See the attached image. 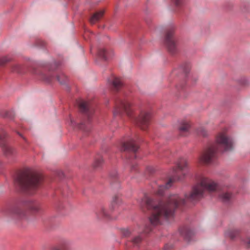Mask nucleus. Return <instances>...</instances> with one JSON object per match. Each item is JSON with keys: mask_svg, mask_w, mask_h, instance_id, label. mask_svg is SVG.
<instances>
[{"mask_svg": "<svg viewBox=\"0 0 250 250\" xmlns=\"http://www.w3.org/2000/svg\"><path fill=\"white\" fill-rule=\"evenodd\" d=\"M195 178L197 184L188 194L185 195V198L174 194L167 199H162L157 203L147 196L142 200L141 206H145L148 209L151 210L149 220L152 226L159 225L163 219L172 217L175 210L184 205L186 199L191 201L198 200L204 196L206 190L213 191L217 188L216 184L202 174H196Z\"/></svg>", "mask_w": 250, "mask_h": 250, "instance_id": "obj_1", "label": "nucleus"}, {"mask_svg": "<svg viewBox=\"0 0 250 250\" xmlns=\"http://www.w3.org/2000/svg\"><path fill=\"white\" fill-rule=\"evenodd\" d=\"M233 142L226 133H220L216 138L215 143L208 146L203 151L198 158V162L202 165L213 164L217 157L218 151L230 150L232 149Z\"/></svg>", "mask_w": 250, "mask_h": 250, "instance_id": "obj_2", "label": "nucleus"}, {"mask_svg": "<svg viewBox=\"0 0 250 250\" xmlns=\"http://www.w3.org/2000/svg\"><path fill=\"white\" fill-rule=\"evenodd\" d=\"M42 180L41 174L32 169L27 168L18 177L16 182L22 191L32 195L39 189Z\"/></svg>", "mask_w": 250, "mask_h": 250, "instance_id": "obj_3", "label": "nucleus"}, {"mask_svg": "<svg viewBox=\"0 0 250 250\" xmlns=\"http://www.w3.org/2000/svg\"><path fill=\"white\" fill-rule=\"evenodd\" d=\"M132 111L131 104L128 101L120 100L116 104L113 114L114 116H117L125 113L142 130H146L150 123V113L148 111H142L139 116L135 117Z\"/></svg>", "mask_w": 250, "mask_h": 250, "instance_id": "obj_4", "label": "nucleus"}, {"mask_svg": "<svg viewBox=\"0 0 250 250\" xmlns=\"http://www.w3.org/2000/svg\"><path fill=\"white\" fill-rule=\"evenodd\" d=\"M188 166L187 161L184 158H180L177 162V167L173 169V177L170 178L165 185H159L157 186V194L162 195L164 190L170 187L174 181L181 180L185 175L183 171L186 169Z\"/></svg>", "mask_w": 250, "mask_h": 250, "instance_id": "obj_5", "label": "nucleus"}, {"mask_svg": "<svg viewBox=\"0 0 250 250\" xmlns=\"http://www.w3.org/2000/svg\"><path fill=\"white\" fill-rule=\"evenodd\" d=\"M7 139L6 133L0 126V146L2 147L5 155L7 157L14 156L17 154V151L16 148L8 144Z\"/></svg>", "mask_w": 250, "mask_h": 250, "instance_id": "obj_6", "label": "nucleus"}, {"mask_svg": "<svg viewBox=\"0 0 250 250\" xmlns=\"http://www.w3.org/2000/svg\"><path fill=\"white\" fill-rule=\"evenodd\" d=\"M174 28L173 27L168 28L166 32L165 38V44L168 51L174 54L177 51L176 41L174 36Z\"/></svg>", "mask_w": 250, "mask_h": 250, "instance_id": "obj_7", "label": "nucleus"}, {"mask_svg": "<svg viewBox=\"0 0 250 250\" xmlns=\"http://www.w3.org/2000/svg\"><path fill=\"white\" fill-rule=\"evenodd\" d=\"M139 137L135 135L134 137L129 138L126 142L121 143L120 149L122 151L136 152L139 149V146L136 143Z\"/></svg>", "mask_w": 250, "mask_h": 250, "instance_id": "obj_8", "label": "nucleus"}, {"mask_svg": "<svg viewBox=\"0 0 250 250\" xmlns=\"http://www.w3.org/2000/svg\"><path fill=\"white\" fill-rule=\"evenodd\" d=\"M6 213L19 219L25 218L26 214L25 210L18 206L10 207L6 210Z\"/></svg>", "mask_w": 250, "mask_h": 250, "instance_id": "obj_9", "label": "nucleus"}, {"mask_svg": "<svg viewBox=\"0 0 250 250\" xmlns=\"http://www.w3.org/2000/svg\"><path fill=\"white\" fill-rule=\"evenodd\" d=\"M95 214L97 220H102L109 218L110 211L104 205H100L96 208Z\"/></svg>", "mask_w": 250, "mask_h": 250, "instance_id": "obj_10", "label": "nucleus"}, {"mask_svg": "<svg viewBox=\"0 0 250 250\" xmlns=\"http://www.w3.org/2000/svg\"><path fill=\"white\" fill-rule=\"evenodd\" d=\"M78 104L81 112L85 114L89 118L90 116L92 115L94 112L93 107L89 103L83 100H80Z\"/></svg>", "mask_w": 250, "mask_h": 250, "instance_id": "obj_11", "label": "nucleus"}, {"mask_svg": "<svg viewBox=\"0 0 250 250\" xmlns=\"http://www.w3.org/2000/svg\"><path fill=\"white\" fill-rule=\"evenodd\" d=\"M26 206L29 210L34 213L40 212L42 210L41 204L35 201H29L27 203Z\"/></svg>", "mask_w": 250, "mask_h": 250, "instance_id": "obj_12", "label": "nucleus"}, {"mask_svg": "<svg viewBox=\"0 0 250 250\" xmlns=\"http://www.w3.org/2000/svg\"><path fill=\"white\" fill-rule=\"evenodd\" d=\"M219 196L222 202L227 203L231 199L232 194L230 192L223 190L219 193Z\"/></svg>", "mask_w": 250, "mask_h": 250, "instance_id": "obj_13", "label": "nucleus"}, {"mask_svg": "<svg viewBox=\"0 0 250 250\" xmlns=\"http://www.w3.org/2000/svg\"><path fill=\"white\" fill-rule=\"evenodd\" d=\"M69 125H71L73 128H77L80 129H82L84 131H86L88 129V127H85L83 124H77L75 121L71 117H70V122Z\"/></svg>", "mask_w": 250, "mask_h": 250, "instance_id": "obj_14", "label": "nucleus"}, {"mask_svg": "<svg viewBox=\"0 0 250 250\" xmlns=\"http://www.w3.org/2000/svg\"><path fill=\"white\" fill-rule=\"evenodd\" d=\"M104 11L102 10L96 12L90 18V23L91 24H94L96 22L98 21L103 17V16L104 15Z\"/></svg>", "mask_w": 250, "mask_h": 250, "instance_id": "obj_15", "label": "nucleus"}, {"mask_svg": "<svg viewBox=\"0 0 250 250\" xmlns=\"http://www.w3.org/2000/svg\"><path fill=\"white\" fill-rule=\"evenodd\" d=\"M190 126V125L188 122L185 121L182 122L179 128L180 133H181L182 135H184V133L188 131Z\"/></svg>", "mask_w": 250, "mask_h": 250, "instance_id": "obj_16", "label": "nucleus"}, {"mask_svg": "<svg viewBox=\"0 0 250 250\" xmlns=\"http://www.w3.org/2000/svg\"><path fill=\"white\" fill-rule=\"evenodd\" d=\"M122 202V200L119 196L115 195L113 197L111 206L110 207V210L112 211Z\"/></svg>", "mask_w": 250, "mask_h": 250, "instance_id": "obj_17", "label": "nucleus"}, {"mask_svg": "<svg viewBox=\"0 0 250 250\" xmlns=\"http://www.w3.org/2000/svg\"><path fill=\"white\" fill-rule=\"evenodd\" d=\"M239 233L238 229H229L225 232V235L231 239L234 238Z\"/></svg>", "mask_w": 250, "mask_h": 250, "instance_id": "obj_18", "label": "nucleus"}, {"mask_svg": "<svg viewBox=\"0 0 250 250\" xmlns=\"http://www.w3.org/2000/svg\"><path fill=\"white\" fill-rule=\"evenodd\" d=\"M104 163L102 157L100 155H98L94 161L93 167L94 168L100 167Z\"/></svg>", "mask_w": 250, "mask_h": 250, "instance_id": "obj_19", "label": "nucleus"}, {"mask_svg": "<svg viewBox=\"0 0 250 250\" xmlns=\"http://www.w3.org/2000/svg\"><path fill=\"white\" fill-rule=\"evenodd\" d=\"M98 56L103 60H107L108 58V53L104 48H100L98 50Z\"/></svg>", "mask_w": 250, "mask_h": 250, "instance_id": "obj_20", "label": "nucleus"}, {"mask_svg": "<svg viewBox=\"0 0 250 250\" xmlns=\"http://www.w3.org/2000/svg\"><path fill=\"white\" fill-rule=\"evenodd\" d=\"M122 82L118 78H115L112 82V85L115 90H118L122 86Z\"/></svg>", "mask_w": 250, "mask_h": 250, "instance_id": "obj_21", "label": "nucleus"}, {"mask_svg": "<svg viewBox=\"0 0 250 250\" xmlns=\"http://www.w3.org/2000/svg\"><path fill=\"white\" fill-rule=\"evenodd\" d=\"M40 75H41V78L43 80H44L48 83L51 82L53 79V76L50 74H46L43 72H41L40 73Z\"/></svg>", "mask_w": 250, "mask_h": 250, "instance_id": "obj_22", "label": "nucleus"}, {"mask_svg": "<svg viewBox=\"0 0 250 250\" xmlns=\"http://www.w3.org/2000/svg\"><path fill=\"white\" fill-rule=\"evenodd\" d=\"M57 79L60 83L64 84L66 82L67 78L64 74H61L57 76Z\"/></svg>", "mask_w": 250, "mask_h": 250, "instance_id": "obj_23", "label": "nucleus"}, {"mask_svg": "<svg viewBox=\"0 0 250 250\" xmlns=\"http://www.w3.org/2000/svg\"><path fill=\"white\" fill-rule=\"evenodd\" d=\"M142 237L141 236H137L132 240V242L134 246H137L142 241Z\"/></svg>", "mask_w": 250, "mask_h": 250, "instance_id": "obj_24", "label": "nucleus"}, {"mask_svg": "<svg viewBox=\"0 0 250 250\" xmlns=\"http://www.w3.org/2000/svg\"><path fill=\"white\" fill-rule=\"evenodd\" d=\"M12 71L17 73L21 72V66L19 64H15L12 68Z\"/></svg>", "mask_w": 250, "mask_h": 250, "instance_id": "obj_25", "label": "nucleus"}, {"mask_svg": "<svg viewBox=\"0 0 250 250\" xmlns=\"http://www.w3.org/2000/svg\"><path fill=\"white\" fill-rule=\"evenodd\" d=\"M197 133L199 135H202L203 136H205L207 134L206 130L202 127L198 129Z\"/></svg>", "mask_w": 250, "mask_h": 250, "instance_id": "obj_26", "label": "nucleus"}, {"mask_svg": "<svg viewBox=\"0 0 250 250\" xmlns=\"http://www.w3.org/2000/svg\"><path fill=\"white\" fill-rule=\"evenodd\" d=\"M190 65L189 63H186L183 67V70L185 73H187L189 71Z\"/></svg>", "mask_w": 250, "mask_h": 250, "instance_id": "obj_27", "label": "nucleus"}, {"mask_svg": "<svg viewBox=\"0 0 250 250\" xmlns=\"http://www.w3.org/2000/svg\"><path fill=\"white\" fill-rule=\"evenodd\" d=\"M243 241L246 246L250 248V237H247Z\"/></svg>", "mask_w": 250, "mask_h": 250, "instance_id": "obj_28", "label": "nucleus"}, {"mask_svg": "<svg viewBox=\"0 0 250 250\" xmlns=\"http://www.w3.org/2000/svg\"><path fill=\"white\" fill-rule=\"evenodd\" d=\"M177 6H181L184 4V0H173Z\"/></svg>", "mask_w": 250, "mask_h": 250, "instance_id": "obj_29", "label": "nucleus"}, {"mask_svg": "<svg viewBox=\"0 0 250 250\" xmlns=\"http://www.w3.org/2000/svg\"><path fill=\"white\" fill-rule=\"evenodd\" d=\"M8 61V59L6 57H3L0 59V64H4Z\"/></svg>", "mask_w": 250, "mask_h": 250, "instance_id": "obj_30", "label": "nucleus"}, {"mask_svg": "<svg viewBox=\"0 0 250 250\" xmlns=\"http://www.w3.org/2000/svg\"><path fill=\"white\" fill-rule=\"evenodd\" d=\"M152 230V228L149 226H147L145 228L144 231L145 233H148Z\"/></svg>", "mask_w": 250, "mask_h": 250, "instance_id": "obj_31", "label": "nucleus"}, {"mask_svg": "<svg viewBox=\"0 0 250 250\" xmlns=\"http://www.w3.org/2000/svg\"><path fill=\"white\" fill-rule=\"evenodd\" d=\"M123 234L125 236H129L130 234V231L129 229H125L123 232Z\"/></svg>", "mask_w": 250, "mask_h": 250, "instance_id": "obj_32", "label": "nucleus"}, {"mask_svg": "<svg viewBox=\"0 0 250 250\" xmlns=\"http://www.w3.org/2000/svg\"><path fill=\"white\" fill-rule=\"evenodd\" d=\"M117 176V173L116 171L114 172L113 173L110 174V177L113 178H116Z\"/></svg>", "mask_w": 250, "mask_h": 250, "instance_id": "obj_33", "label": "nucleus"}, {"mask_svg": "<svg viewBox=\"0 0 250 250\" xmlns=\"http://www.w3.org/2000/svg\"><path fill=\"white\" fill-rule=\"evenodd\" d=\"M147 170L149 172H150V173H152V172H153V171H154V169H153L152 167H147Z\"/></svg>", "mask_w": 250, "mask_h": 250, "instance_id": "obj_34", "label": "nucleus"}, {"mask_svg": "<svg viewBox=\"0 0 250 250\" xmlns=\"http://www.w3.org/2000/svg\"><path fill=\"white\" fill-rule=\"evenodd\" d=\"M136 165H132L131 167V170H133L134 169H135L136 168Z\"/></svg>", "mask_w": 250, "mask_h": 250, "instance_id": "obj_35", "label": "nucleus"}, {"mask_svg": "<svg viewBox=\"0 0 250 250\" xmlns=\"http://www.w3.org/2000/svg\"><path fill=\"white\" fill-rule=\"evenodd\" d=\"M170 247V246L169 245H166L165 246V248H164V250H167L168 247Z\"/></svg>", "mask_w": 250, "mask_h": 250, "instance_id": "obj_36", "label": "nucleus"}, {"mask_svg": "<svg viewBox=\"0 0 250 250\" xmlns=\"http://www.w3.org/2000/svg\"><path fill=\"white\" fill-rule=\"evenodd\" d=\"M19 135L22 137L25 141H26V139L20 133H18Z\"/></svg>", "mask_w": 250, "mask_h": 250, "instance_id": "obj_37", "label": "nucleus"}, {"mask_svg": "<svg viewBox=\"0 0 250 250\" xmlns=\"http://www.w3.org/2000/svg\"><path fill=\"white\" fill-rule=\"evenodd\" d=\"M53 250H61V249L60 248L56 247V248H54Z\"/></svg>", "mask_w": 250, "mask_h": 250, "instance_id": "obj_38", "label": "nucleus"}]
</instances>
